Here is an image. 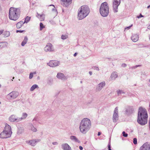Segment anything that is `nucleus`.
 <instances>
[{"label":"nucleus","mask_w":150,"mask_h":150,"mask_svg":"<svg viewBox=\"0 0 150 150\" xmlns=\"http://www.w3.org/2000/svg\"><path fill=\"white\" fill-rule=\"evenodd\" d=\"M147 111L146 109L140 107L138 114L137 122L141 125H144L147 123L148 118Z\"/></svg>","instance_id":"nucleus-1"},{"label":"nucleus","mask_w":150,"mask_h":150,"mask_svg":"<svg viewBox=\"0 0 150 150\" xmlns=\"http://www.w3.org/2000/svg\"><path fill=\"white\" fill-rule=\"evenodd\" d=\"M91 127V122L89 119L87 118H83L80 122L79 128L80 132L86 134Z\"/></svg>","instance_id":"nucleus-2"},{"label":"nucleus","mask_w":150,"mask_h":150,"mask_svg":"<svg viewBox=\"0 0 150 150\" xmlns=\"http://www.w3.org/2000/svg\"><path fill=\"white\" fill-rule=\"evenodd\" d=\"M20 10L19 8H10L8 15L9 19L14 21H16L20 16Z\"/></svg>","instance_id":"nucleus-3"},{"label":"nucleus","mask_w":150,"mask_h":150,"mask_svg":"<svg viewBox=\"0 0 150 150\" xmlns=\"http://www.w3.org/2000/svg\"><path fill=\"white\" fill-rule=\"evenodd\" d=\"M90 10L88 6L86 5L81 6L79 9L78 17L79 20H81L88 15Z\"/></svg>","instance_id":"nucleus-4"},{"label":"nucleus","mask_w":150,"mask_h":150,"mask_svg":"<svg viewBox=\"0 0 150 150\" xmlns=\"http://www.w3.org/2000/svg\"><path fill=\"white\" fill-rule=\"evenodd\" d=\"M12 134L11 126L6 124L4 130L0 134V138L2 139H6L10 137Z\"/></svg>","instance_id":"nucleus-5"},{"label":"nucleus","mask_w":150,"mask_h":150,"mask_svg":"<svg viewBox=\"0 0 150 150\" xmlns=\"http://www.w3.org/2000/svg\"><path fill=\"white\" fill-rule=\"evenodd\" d=\"M109 7L108 3L106 2L102 3L100 8V13L103 17H107L109 14Z\"/></svg>","instance_id":"nucleus-6"},{"label":"nucleus","mask_w":150,"mask_h":150,"mask_svg":"<svg viewBox=\"0 0 150 150\" xmlns=\"http://www.w3.org/2000/svg\"><path fill=\"white\" fill-rule=\"evenodd\" d=\"M121 2V0H113L112 7L114 12L118 11V7Z\"/></svg>","instance_id":"nucleus-7"},{"label":"nucleus","mask_w":150,"mask_h":150,"mask_svg":"<svg viewBox=\"0 0 150 150\" xmlns=\"http://www.w3.org/2000/svg\"><path fill=\"white\" fill-rule=\"evenodd\" d=\"M18 92L16 91H13L7 95V97L10 99H14L16 98L19 96Z\"/></svg>","instance_id":"nucleus-8"},{"label":"nucleus","mask_w":150,"mask_h":150,"mask_svg":"<svg viewBox=\"0 0 150 150\" xmlns=\"http://www.w3.org/2000/svg\"><path fill=\"white\" fill-rule=\"evenodd\" d=\"M44 50L46 52H52L54 51V49L52 45L50 43H48L44 47Z\"/></svg>","instance_id":"nucleus-9"},{"label":"nucleus","mask_w":150,"mask_h":150,"mask_svg":"<svg viewBox=\"0 0 150 150\" xmlns=\"http://www.w3.org/2000/svg\"><path fill=\"white\" fill-rule=\"evenodd\" d=\"M118 119V108L116 107L114 109L113 115L112 120L114 122H116Z\"/></svg>","instance_id":"nucleus-10"},{"label":"nucleus","mask_w":150,"mask_h":150,"mask_svg":"<svg viewBox=\"0 0 150 150\" xmlns=\"http://www.w3.org/2000/svg\"><path fill=\"white\" fill-rule=\"evenodd\" d=\"M41 140L40 139H36L30 140H27L26 141V142L28 144L31 145L33 146H35L36 144L40 142Z\"/></svg>","instance_id":"nucleus-11"},{"label":"nucleus","mask_w":150,"mask_h":150,"mask_svg":"<svg viewBox=\"0 0 150 150\" xmlns=\"http://www.w3.org/2000/svg\"><path fill=\"white\" fill-rule=\"evenodd\" d=\"M60 64V62L57 60H51L47 63V64L50 67H55L59 65Z\"/></svg>","instance_id":"nucleus-12"},{"label":"nucleus","mask_w":150,"mask_h":150,"mask_svg":"<svg viewBox=\"0 0 150 150\" xmlns=\"http://www.w3.org/2000/svg\"><path fill=\"white\" fill-rule=\"evenodd\" d=\"M139 150H150V143L148 142L145 143L140 147Z\"/></svg>","instance_id":"nucleus-13"},{"label":"nucleus","mask_w":150,"mask_h":150,"mask_svg":"<svg viewBox=\"0 0 150 150\" xmlns=\"http://www.w3.org/2000/svg\"><path fill=\"white\" fill-rule=\"evenodd\" d=\"M19 117H17L15 115H11L9 118V121L11 122H20Z\"/></svg>","instance_id":"nucleus-14"},{"label":"nucleus","mask_w":150,"mask_h":150,"mask_svg":"<svg viewBox=\"0 0 150 150\" xmlns=\"http://www.w3.org/2000/svg\"><path fill=\"white\" fill-rule=\"evenodd\" d=\"M62 1L61 4L63 6L67 7L71 2V0H61Z\"/></svg>","instance_id":"nucleus-15"},{"label":"nucleus","mask_w":150,"mask_h":150,"mask_svg":"<svg viewBox=\"0 0 150 150\" xmlns=\"http://www.w3.org/2000/svg\"><path fill=\"white\" fill-rule=\"evenodd\" d=\"M61 147L63 150H71V147L67 143H64L61 145Z\"/></svg>","instance_id":"nucleus-16"},{"label":"nucleus","mask_w":150,"mask_h":150,"mask_svg":"<svg viewBox=\"0 0 150 150\" xmlns=\"http://www.w3.org/2000/svg\"><path fill=\"white\" fill-rule=\"evenodd\" d=\"M105 81H103L99 83L96 88V90L98 91H100L105 86Z\"/></svg>","instance_id":"nucleus-17"},{"label":"nucleus","mask_w":150,"mask_h":150,"mask_svg":"<svg viewBox=\"0 0 150 150\" xmlns=\"http://www.w3.org/2000/svg\"><path fill=\"white\" fill-rule=\"evenodd\" d=\"M57 77L59 79L62 80H66L67 79L64 75L61 73H58L57 75Z\"/></svg>","instance_id":"nucleus-18"},{"label":"nucleus","mask_w":150,"mask_h":150,"mask_svg":"<svg viewBox=\"0 0 150 150\" xmlns=\"http://www.w3.org/2000/svg\"><path fill=\"white\" fill-rule=\"evenodd\" d=\"M131 39L133 42H136L138 40L139 35L137 34H134L131 37Z\"/></svg>","instance_id":"nucleus-19"},{"label":"nucleus","mask_w":150,"mask_h":150,"mask_svg":"<svg viewBox=\"0 0 150 150\" xmlns=\"http://www.w3.org/2000/svg\"><path fill=\"white\" fill-rule=\"evenodd\" d=\"M28 114L25 112H23L22 114V116L21 117H19L20 121L22 120L25 119L28 117Z\"/></svg>","instance_id":"nucleus-20"},{"label":"nucleus","mask_w":150,"mask_h":150,"mask_svg":"<svg viewBox=\"0 0 150 150\" xmlns=\"http://www.w3.org/2000/svg\"><path fill=\"white\" fill-rule=\"evenodd\" d=\"M37 17L39 18L40 21H43L45 19V15L44 14L40 15L38 13H37Z\"/></svg>","instance_id":"nucleus-21"},{"label":"nucleus","mask_w":150,"mask_h":150,"mask_svg":"<svg viewBox=\"0 0 150 150\" xmlns=\"http://www.w3.org/2000/svg\"><path fill=\"white\" fill-rule=\"evenodd\" d=\"M118 76L117 72L116 71L113 72L111 74L110 78L112 79H114L116 78Z\"/></svg>","instance_id":"nucleus-22"},{"label":"nucleus","mask_w":150,"mask_h":150,"mask_svg":"<svg viewBox=\"0 0 150 150\" xmlns=\"http://www.w3.org/2000/svg\"><path fill=\"white\" fill-rule=\"evenodd\" d=\"M50 6H52L53 7V8L52 9V13L54 14L55 16H56L57 14V12L55 6L53 5H50Z\"/></svg>","instance_id":"nucleus-23"},{"label":"nucleus","mask_w":150,"mask_h":150,"mask_svg":"<svg viewBox=\"0 0 150 150\" xmlns=\"http://www.w3.org/2000/svg\"><path fill=\"white\" fill-rule=\"evenodd\" d=\"M25 22L23 21H20L18 23L16 24V27L17 28H21Z\"/></svg>","instance_id":"nucleus-24"},{"label":"nucleus","mask_w":150,"mask_h":150,"mask_svg":"<svg viewBox=\"0 0 150 150\" xmlns=\"http://www.w3.org/2000/svg\"><path fill=\"white\" fill-rule=\"evenodd\" d=\"M70 138L71 140H72L76 142H77L78 143L80 142V141L75 136H71L70 137Z\"/></svg>","instance_id":"nucleus-25"},{"label":"nucleus","mask_w":150,"mask_h":150,"mask_svg":"<svg viewBox=\"0 0 150 150\" xmlns=\"http://www.w3.org/2000/svg\"><path fill=\"white\" fill-rule=\"evenodd\" d=\"M28 39L27 36L25 37L24 38L21 43V45L23 46L28 41Z\"/></svg>","instance_id":"nucleus-26"},{"label":"nucleus","mask_w":150,"mask_h":150,"mask_svg":"<svg viewBox=\"0 0 150 150\" xmlns=\"http://www.w3.org/2000/svg\"><path fill=\"white\" fill-rule=\"evenodd\" d=\"M36 88H39L38 85L37 84H34L30 88V91H33Z\"/></svg>","instance_id":"nucleus-27"},{"label":"nucleus","mask_w":150,"mask_h":150,"mask_svg":"<svg viewBox=\"0 0 150 150\" xmlns=\"http://www.w3.org/2000/svg\"><path fill=\"white\" fill-rule=\"evenodd\" d=\"M116 92L118 96L125 93V92L122 90L120 89L117 90L116 91Z\"/></svg>","instance_id":"nucleus-28"},{"label":"nucleus","mask_w":150,"mask_h":150,"mask_svg":"<svg viewBox=\"0 0 150 150\" xmlns=\"http://www.w3.org/2000/svg\"><path fill=\"white\" fill-rule=\"evenodd\" d=\"M3 35L5 37H8L9 36L10 33L8 31H5L4 32Z\"/></svg>","instance_id":"nucleus-29"},{"label":"nucleus","mask_w":150,"mask_h":150,"mask_svg":"<svg viewBox=\"0 0 150 150\" xmlns=\"http://www.w3.org/2000/svg\"><path fill=\"white\" fill-rule=\"evenodd\" d=\"M31 17L29 16H27L25 19V23H28L30 20Z\"/></svg>","instance_id":"nucleus-30"},{"label":"nucleus","mask_w":150,"mask_h":150,"mask_svg":"<svg viewBox=\"0 0 150 150\" xmlns=\"http://www.w3.org/2000/svg\"><path fill=\"white\" fill-rule=\"evenodd\" d=\"M61 38L63 40H65L68 38V35H62L61 37Z\"/></svg>","instance_id":"nucleus-31"},{"label":"nucleus","mask_w":150,"mask_h":150,"mask_svg":"<svg viewBox=\"0 0 150 150\" xmlns=\"http://www.w3.org/2000/svg\"><path fill=\"white\" fill-rule=\"evenodd\" d=\"M31 130L34 132H36L37 131V129L36 128H35L33 125L31 127Z\"/></svg>","instance_id":"nucleus-32"},{"label":"nucleus","mask_w":150,"mask_h":150,"mask_svg":"<svg viewBox=\"0 0 150 150\" xmlns=\"http://www.w3.org/2000/svg\"><path fill=\"white\" fill-rule=\"evenodd\" d=\"M92 68L94 70H95L98 71L99 70V68L98 67L96 66H94L92 67Z\"/></svg>","instance_id":"nucleus-33"},{"label":"nucleus","mask_w":150,"mask_h":150,"mask_svg":"<svg viewBox=\"0 0 150 150\" xmlns=\"http://www.w3.org/2000/svg\"><path fill=\"white\" fill-rule=\"evenodd\" d=\"M40 30H42V29L44 28V26L42 23H40Z\"/></svg>","instance_id":"nucleus-34"},{"label":"nucleus","mask_w":150,"mask_h":150,"mask_svg":"<svg viewBox=\"0 0 150 150\" xmlns=\"http://www.w3.org/2000/svg\"><path fill=\"white\" fill-rule=\"evenodd\" d=\"M133 143L134 144H137V139L136 138H134L133 139Z\"/></svg>","instance_id":"nucleus-35"},{"label":"nucleus","mask_w":150,"mask_h":150,"mask_svg":"<svg viewBox=\"0 0 150 150\" xmlns=\"http://www.w3.org/2000/svg\"><path fill=\"white\" fill-rule=\"evenodd\" d=\"M123 136L125 137H126L127 136L128 134L127 133H126L125 131H123L122 132Z\"/></svg>","instance_id":"nucleus-36"},{"label":"nucleus","mask_w":150,"mask_h":150,"mask_svg":"<svg viewBox=\"0 0 150 150\" xmlns=\"http://www.w3.org/2000/svg\"><path fill=\"white\" fill-rule=\"evenodd\" d=\"M33 73H30V75H29V79H31L33 78Z\"/></svg>","instance_id":"nucleus-37"},{"label":"nucleus","mask_w":150,"mask_h":150,"mask_svg":"<svg viewBox=\"0 0 150 150\" xmlns=\"http://www.w3.org/2000/svg\"><path fill=\"white\" fill-rule=\"evenodd\" d=\"M108 150H112L110 148V143H109L108 144Z\"/></svg>","instance_id":"nucleus-38"},{"label":"nucleus","mask_w":150,"mask_h":150,"mask_svg":"<svg viewBox=\"0 0 150 150\" xmlns=\"http://www.w3.org/2000/svg\"><path fill=\"white\" fill-rule=\"evenodd\" d=\"M52 144L54 145H58V143L57 142H54L52 143Z\"/></svg>","instance_id":"nucleus-39"},{"label":"nucleus","mask_w":150,"mask_h":150,"mask_svg":"<svg viewBox=\"0 0 150 150\" xmlns=\"http://www.w3.org/2000/svg\"><path fill=\"white\" fill-rule=\"evenodd\" d=\"M143 17V16L141 14H140V15L139 16H137V18H139L141 17Z\"/></svg>","instance_id":"nucleus-40"},{"label":"nucleus","mask_w":150,"mask_h":150,"mask_svg":"<svg viewBox=\"0 0 150 150\" xmlns=\"http://www.w3.org/2000/svg\"><path fill=\"white\" fill-rule=\"evenodd\" d=\"M24 31V30H17L16 31V33L20 32V33H22Z\"/></svg>","instance_id":"nucleus-41"},{"label":"nucleus","mask_w":150,"mask_h":150,"mask_svg":"<svg viewBox=\"0 0 150 150\" xmlns=\"http://www.w3.org/2000/svg\"><path fill=\"white\" fill-rule=\"evenodd\" d=\"M132 25L131 26H129V27H127V28H125V30H126V29H130V28L132 26Z\"/></svg>","instance_id":"nucleus-42"},{"label":"nucleus","mask_w":150,"mask_h":150,"mask_svg":"<svg viewBox=\"0 0 150 150\" xmlns=\"http://www.w3.org/2000/svg\"><path fill=\"white\" fill-rule=\"evenodd\" d=\"M122 66L123 67H125L126 66V64H122Z\"/></svg>","instance_id":"nucleus-43"},{"label":"nucleus","mask_w":150,"mask_h":150,"mask_svg":"<svg viewBox=\"0 0 150 150\" xmlns=\"http://www.w3.org/2000/svg\"><path fill=\"white\" fill-rule=\"evenodd\" d=\"M79 149L80 150H82L83 149L82 147L81 146H79Z\"/></svg>","instance_id":"nucleus-44"},{"label":"nucleus","mask_w":150,"mask_h":150,"mask_svg":"<svg viewBox=\"0 0 150 150\" xmlns=\"http://www.w3.org/2000/svg\"><path fill=\"white\" fill-rule=\"evenodd\" d=\"M3 32V30H0V35H1Z\"/></svg>","instance_id":"nucleus-45"},{"label":"nucleus","mask_w":150,"mask_h":150,"mask_svg":"<svg viewBox=\"0 0 150 150\" xmlns=\"http://www.w3.org/2000/svg\"><path fill=\"white\" fill-rule=\"evenodd\" d=\"M2 42H0V48L2 46Z\"/></svg>","instance_id":"nucleus-46"},{"label":"nucleus","mask_w":150,"mask_h":150,"mask_svg":"<svg viewBox=\"0 0 150 150\" xmlns=\"http://www.w3.org/2000/svg\"><path fill=\"white\" fill-rule=\"evenodd\" d=\"M89 73L90 74V75H91L92 74V72L91 71H89Z\"/></svg>","instance_id":"nucleus-47"},{"label":"nucleus","mask_w":150,"mask_h":150,"mask_svg":"<svg viewBox=\"0 0 150 150\" xmlns=\"http://www.w3.org/2000/svg\"><path fill=\"white\" fill-rule=\"evenodd\" d=\"M77 54V53H75L74 54V57H75L76 56Z\"/></svg>","instance_id":"nucleus-48"},{"label":"nucleus","mask_w":150,"mask_h":150,"mask_svg":"<svg viewBox=\"0 0 150 150\" xmlns=\"http://www.w3.org/2000/svg\"><path fill=\"white\" fill-rule=\"evenodd\" d=\"M100 134H101V133H100V132H99L98 133V136H99L100 135Z\"/></svg>","instance_id":"nucleus-49"},{"label":"nucleus","mask_w":150,"mask_h":150,"mask_svg":"<svg viewBox=\"0 0 150 150\" xmlns=\"http://www.w3.org/2000/svg\"><path fill=\"white\" fill-rule=\"evenodd\" d=\"M148 28L150 30V25L148 26Z\"/></svg>","instance_id":"nucleus-50"},{"label":"nucleus","mask_w":150,"mask_h":150,"mask_svg":"<svg viewBox=\"0 0 150 150\" xmlns=\"http://www.w3.org/2000/svg\"><path fill=\"white\" fill-rule=\"evenodd\" d=\"M36 120V119L35 118L33 119V121H34V120Z\"/></svg>","instance_id":"nucleus-51"},{"label":"nucleus","mask_w":150,"mask_h":150,"mask_svg":"<svg viewBox=\"0 0 150 150\" xmlns=\"http://www.w3.org/2000/svg\"><path fill=\"white\" fill-rule=\"evenodd\" d=\"M149 7H150V5L147 6V8H149Z\"/></svg>","instance_id":"nucleus-52"},{"label":"nucleus","mask_w":150,"mask_h":150,"mask_svg":"<svg viewBox=\"0 0 150 150\" xmlns=\"http://www.w3.org/2000/svg\"><path fill=\"white\" fill-rule=\"evenodd\" d=\"M149 40H150V34L149 35Z\"/></svg>","instance_id":"nucleus-53"},{"label":"nucleus","mask_w":150,"mask_h":150,"mask_svg":"<svg viewBox=\"0 0 150 150\" xmlns=\"http://www.w3.org/2000/svg\"><path fill=\"white\" fill-rule=\"evenodd\" d=\"M14 79V77H13V79Z\"/></svg>","instance_id":"nucleus-54"},{"label":"nucleus","mask_w":150,"mask_h":150,"mask_svg":"<svg viewBox=\"0 0 150 150\" xmlns=\"http://www.w3.org/2000/svg\"><path fill=\"white\" fill-rule=\"evenodd\" d=\"M1 84H0V88L1 87Z\"/></svg>","instance_id":"nucleus-55"},{"label":"nucleus","mask_w":150,"mask_h":150,"mask_svg":"<svg viewBox=\"0 0 150 150\" xmlns=\"http://www.w3.org/2000/svg\"><path fill=\"white\" fill-rule=\"evenodd\" d=\"M82 83V81H81V83Z\"/></svg>","instance_id":"nucleus-56"},{"label":"nucleus","mask_w":150,"mask_h":150,"mask_svg":"<svg viewBox=\"0 0 150 150\" xmlns=\"http://www.w3.org/2000/svg\"><path fill=\"white\" fill-rule=\"evenodd\" d=\"M149 125H150V121H149Z\"/></svg>","instance_id":"nucleus-57"},{"label":"nucleus","mask_w":150,"mask_h":150,"mask_svg":"<svg viewBox=\"0 0 150 150\" xmlns=\"http://www.w3.org/2000/svg\"><path fill=\"white\" fill-rule=\"evenodd\" d=\"M1 102L0 101V104H1Z\"/></svg>","instance_id":"nucleus-58"}]
</instances>
